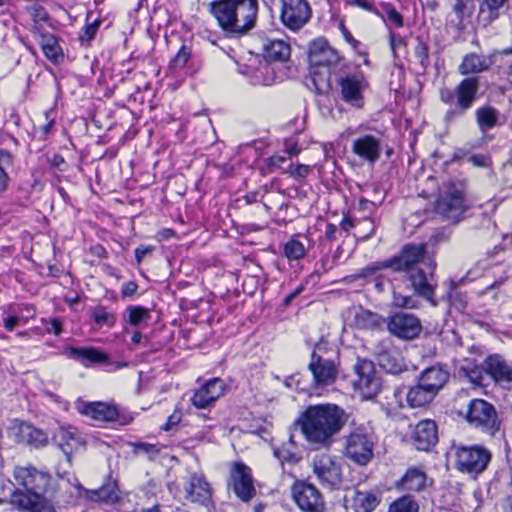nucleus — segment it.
Segmentation results:
<instances>
[{
    "instance_id": "nucleus-49",
    "label": "nucleus",
    "mask_w": 512,
    "mask_h": 512,
    "mask_svg": "<svg viewBox=\"0 0 512 512\" xmlns=\"http://www.w3.org/2000/svg\"><path fill=\"white\" fill-rule=\"evenodd\" d=\"M454 12L457 16L459 24L470 18L475 10L474 0H457L454 5Z\"/></svg>"
},
{
    "instance_id": "nucleus-48",
    "label": "nucleus",
    "mask_w": 512,
    "mask_h": 512,
    "mask_svg": "<svg viewBox=\"0 0 512 512\" xmlns=\"http://www.w3.org/2000/svg\"><path fill=\"white\" fill-rule=\"evenodd\" d=\"M191 57V49L182 45L177 54L170 60L168 69L170 72L178 73L188 63Z\"/></svg>"
},
{
    "instance_id": "nucleus-47",
    "label": "nucleus",
    "mask_w": 512,
    "mask_h": 512,
    "mask_svg": "<svg viewBox=\"0 0 512 512\" xmlns=\"http://www.w3.org/2000/svg\"><path fill=\"white\" fill-rule=\"evenodd\" d=\"M91 317L98 327L114 326L116 322V315L113 312L107 311L105 307L98 306L91 312Z\"/></svg>"
},
{
    "instance_id": "nucleus-29",
    "label": "nucleus",
    "mask_w": 512,
    "mask_h": 512,
    "mask_svg": "<svg viewBox=\"0 0 512 512\" xmlns=\"http://www.w3.org/2000/svg\"><path fill=\"white\" fill-rule=\"evenodd\" d=\"M27 12L32 20L30 31L34 37L37 38L54 29L52 20L43 6L39 4L28 6Z\"/></svg>"
},
{
    "instance_id": "nucleus-35",
    "label": "nucleus",
    "mask_w": 512,
    "mask_h": 512,
    "mask_svg": "<svg viewBox=\"0 0 512 512\" xmlns=\"http://www.w3.org/2000/svg\"><path fill=\"white\" fill-rule=\"evenodd\" d=\"M448 377L449 374L440 366H431L420 374L418 381L437 395L440 389H442L444 384L447 382Z\"/></svg>"
},
{
    "instance_id": "nucleus-4",
    "label": "nucleus",
    "mask_w": 512,
    "mask_h": 512,
    "mask_svg": "<svg viewBox=\"0 0 512 512\" xmlns=\"http://www.w3.org/2000/svg\"><path fill=\"white\" fill-rule=\"evenodd\" d=\"M480 78L463 77L453 88L442 87L439 90L440 101L448 106L443 115L445 125L463 118L479 99Z\"/></svg>"
},
{
    "instance_id": "nucleus-18",
    "label": "nucleus",
    "mask_w": 512,
    "mask_h": 512,
    "mask_svg": "<svg viewBox=\"0 0 512 512\" xmlns=\"http://www.w3.org/2000/svg\"><path fill=\"white\" fill-rule=\"evenodd\" d=\"M387 329L391 334L400 339L411 340L419 336L422 325L416 315L396 312L389 316Z\"/></svg>"
},
{
    "instance_id": "nucleus-10",
    "label": "nucleus",
    "mask_w": 512,
    "mask_h": 512,
    "mask_svg": "<svg viewBox=\"0 0 512 512\" xmlns=\"http://www.w3.org/2000/svg\"><path fill=\"white\" fill-rule=\"evenodd\" d=\"M280 19L291 31H299L310 20L312 10L307 0H281Z\"/></svg>"
},
{
    "instance_id": "nucleus-13",
    "label": "nucleus",
    "mask_w": 512,
    "mask_h": 512,
    "mask_svg": "<svg viewBox=\"0 0 512 512\" xmlns=\"http://www.w3.org/2000/svg\"><path fill=\"white\" fill-rule=\"evenodd\" d=\"M312 470L317 480L330 488L338 486L342 481L341 465L330 454H316L312 459Z\"/></svg>"
},
{
    "instance_id": "nucleus-20",
    "label": "nucleus",
    "mask_w": 512,
    "mask_h": 512,
    "mask_svg": "<svg viewBox=\"0 0 512 512\" xmlns=\"http://www.w3.org/2000/svg\"><path fill=\"white\" fill-rule=\"evenodd\" d=\"M498 53H490L488 55L470 52L462 57L457 71L461 76L478 77L479 74L487 72L497 61Z\"/></svg>"
},
{
    "instance_id": "nucleus-56",
    "label": "nucleus",
    "mask_w": 512,
    "mask_h": 512,
    "mask_svg": "<svg viewBox=\"0 0 512 512\" xmlns=\"http://www.w3.org/2000/svg\"><path fill=\"white\" fill-rule=\"evenodd\" d=\"M384 10L386 12V17L389 22L394 24L396 27L403 26V17L402 15L391 5H385Z\"/></svg>"
},
{
    "instance_id": "nucleus-62",
    "label": "nucleus",
    "mask_w": 512,
    "mask_h": 512,
    "mask_svg": "<svg viewBox=\"0 0 512 512\" xmlns=\"http://www.w3.org/2000/svg\"><path fill=\"white\" fill-rule=\"evenodd\" d=\"M13 164L12 154L4 149L0 150V168L9 167Z\"/></svg>"
},
{
    "instance_id": "nucleus-36",
    "label": "nucleus",
    "mask_w": 512,
    "mask_h": 512,
    "mask_svg": "<svg viewBox=\"0 0 512 512\" xmlns=\"http://www.w3.org/2000/svg\"><path fill=\"white\" fill-rule=\"evenodd\" d=\"M290 45L284 40L267 39L263 44V55L267 61L284 62L290 57Z\"/></svg>"
},
{
    "instance_id": "nucleus-46",
    "label": "nucleus",
    "mask_w": 512,
    "mask_h": 512,
    "mask_svg": "<svg viewBox=\"0 0 512 512\" xmlns=\"http://www.w3.org/2000/svg\"><path fill=\"white\" fill-rule=\"evenodd\" d=\"M420 505L412 495H403L395 499L387 512H419Z\"/></svg>"
},
{
    "instance_id": "nucleus-31",
    "label": "nucleus",
    "mask_w": 512,
    "mask_h": 512,
    "mask_svg": "<svg viewBox=\"0 0 512 512\" xmlns=\"http://www.w3.org/2000/svg\"><path fill=\"white\" fill-rule=\"evenodd\" d=\"M505 282L504 278L495 280L492 284L486 288L477 292V297L484 307L496 308L501 304L505 303L507 294L501 289V286Z\"/></svg>"
},
{
    "instance_id": "nucleus-43",
    "label": "nucleus",
    "mask_w": 512,
    "mask_h": 512,
    "mask_svg": "<svg viewBox=\"0 0 512 512\" xmlns=\"http://www.w3.org/2000/svg\"><path fill=\"white\" fill-rule=\"evenodd\" d=\"M54 441L63 451L69 460V456L78 445V440L74 433L68 429L60 428L54 435Z\"/></svg>"
},
{
    "instance_id": "nucleus-2",
    "label": "nucleus",
    "mask_w": 512,
    "mask_h": 512,
    "mask_svg": "<svg viewBox=\"0 0 512 512\" xmlns=\"http://www.w3.org/2000/svg\"><path fill=\"white\" fill-rule=\"evenodd\" d=\"M348 421L346 411L333 403L310 405L298 419L305 440L318 449L330 448Z\"/></svg>"
},
{
    "instance_id": "nucleus-28",
    "label": "nucleus",
    "mask_w": 512,
    "mask_h": 512,
    "mask_svg": "<svg viewBox=\"0 0 512 512\" xmlns=\"http://www.w3.org/2000/svg\"><path fill=\"white\" fill-rule=\"evenodd\" d=\"M431 485L432 481L427 477L426 473L417 467L407 469L396 483L397 489L412 492H422Z\"/></svg>"
},
{
    "instance_id": "nucleus-15",
    "label": "nucleus",
    "mask_w": 512,
    "mask_h": 512,
    "mask_svg": "<svg viewBox=\"0 0 512 512\" xmlns=\"http://www.w3.org/2000/svg\"><path fill=\"white\" fill-rule=\"evenodd\" d=\"M373 355L378 365L387 373L397 375L406 369L400 351L393 345L390 339H383L375 343Z\"/></svg>"
},
{
    "instance_id": "nucleus-12",
    "label": "nucleus",
    "mask_w": 512,
    "mask_h": 512,
    "mask_svg": "<svg viewBox=\"0 0 512 512\" xmlns=\"http://www.w3.org/2000/svg\"><path fill=\"white\" fill-rule=\"evenodd\" d=\"M354 369L357 375L354 383L356 390L365 399L375 397L381 390V379L377 375L373 362L367 359H358Z\"/></svg>"
},
{
    "instance_id": "nucleus-27",
    "label": "nucleus",
    "mask_w": 512,
    "mask_h": 512,
    "mask_svg": "<svg viewBox=\"0 0 512 512\" xmlns=\"http://www.w3.org/2000/svg\"><path fill=\"white\" fill-rule=\"evenodd\" d=\"M412 440L416 449L428 451L438 441V432L435 422L432 420L420 421L415 426Z\"/></svg>"
},
{
    "instance_id": "nucleus-34",
    "label": "nucleus",
    "mask_w": 512,
    "mask_h": 512,
    "mask_svg": "<svg viewBox=\"0 0 512 512\" xmlns=\"http://www.w3.org/2000/svg\"><path fill=\"white\" fill-rule=\"evenodd\" d=\"M484 369L496 381L512 382V368L498 354L486 358Z\"/></svg>"
},
{
    "instance_id": "nucleus-42",
    "label": "nucleus",
    "mask_w": 512,
    "mask_h": 512,
    "mask_svg": "<svg viewBox=\"0 0 512 512\" xmlns=\"http://www.w3.org/2000/svg\"><path fill=\"white\" fill-rule=\"evenodd\" d=\"M151 318L148 308L131 305L123 312V320L131 326H139L147 323Z\"/></svg>"
},
{
    "instance_id": "nucleus-19",
    "label": "nucleus",
    "mask_w": 512,
    "mask_h": 512,
    "mask_svg": "<svg viewBox=\"0 0 512 512\" xmlns=\"http://www.w3.org/2000/svg\"><path fill=\"white\" fill-rule=\"evenodd\" d=\"M13 476L16 484L27 491L46 492L51 480L47 472L31 465L15 467Z\"/></svg>"
},
{
    "instance_id": "nucleus-57",
    "label": "nucleus",
    "mask_w": 512,
    "mask_h": 512,
    "mask_svg": "<svg viewBox=\"0 0 512 512\" xmlns=\"http://www.w3.org/2000/svg\"><path fill=\"white\" fill-rule=\"evenodd\" d=\"M22 325L16 312L3 317V326L7 331H13L17 326Z\"/></svg>"
},
{
    "instance_id": "nucleus-64",
    "label": "nucleus",
    "mask_w": 512,
    "mask_h": 512,
    "mask_svg": "<svg viewBox=\"0 0 512 512\" xmlns=\"http://www.w3.org/2000/svg\"><path fill=\"white\" fill-rule=\"evenodd\" d=\"M465 371L466 376L470 379L472 383L480 384L481 382V370L479 368H476L474 370L468 371L467 368H463Z\"/></svg>"
},
{
    "instance_id": "nucleus-50",
    "label": "nucleus",
    "mask_w": 512,
    "mask_h": 512,
    "mask_svg": "<svg viewBox=\"0 0 512 512\" xmlns=\"http://www.w3.org/2000/svg\"><path fill=\"white\" fill-rule=\"evenodd\" d=\"M375 223L369 217H363L361 220L356 222V236L361 239L369 238L375 231Z\"/></svg>"
},
{
    "instance_id": "nucleus-1",
    "label": "nucleus",
    "mask_w": 512,
    "mask_h": 512,
    "mask_svg": "<svg viewBox=\"0 0 512 512\" xmlns=\"http://www.w3.org/2000/svg\"><path fill=\"white\" fill-rule=\"evenodd\" d=\"M435 263H429V271L423 269L407 271L405 274L390 275L388 285L392 294L391 305L399 309H419V298L426 300L435 307L438 281L434 273Z\"/></svg>"
},
{
    "instance_id": "nucleus-6",
    "label": "nucleus",
    "mask_w": 512,
    "mask_h": 512,
    "mask_svg": "<svg viewBox=\"0 0 512 512\" xmlns=\"http://www.w3.org/2000/svg\"><path fill=\"white\" fill-rule=\"evenodd\" d=\"M308 369L312 374V387L317 391H322L337 380L339 362L336 356L324 351L323 346L317 344L311 354Z\"/></svg>"
},
{
    "instance_id": "nucleus-11",
    "label": "nucleus",
    "mask_w": 512,
    "mask_h": 512,
    "mask_svg": "<svg viewBox=\"0 0 512 512\" xmlns=\"http://www.w3.org/2000/svg\"><path fill=\"white\" fill-rule=\"evenodd\" d=\"M341 99L354 108H362L364 105V91L368 82L362 73H353L340 76L337 79Z\"/></svg>"
},
{
    "instance_id": "nucleus-52",
    "label": "nucleus",
    "mask_w": 512,
    "mask_h": 512,
    "mask_svg": "<svg viewBox=\"0 0 512 512\" xmlns=\"http://www.w3.org/2000/svg\"><path fill=\"white\" fill-rule=\"evenodd\" d=\"M414 54L416 58L419 60L420 64L423 67H426L429 60V47L427 43L418 39V43L414 49Z\"/></svg>"
},
{
    "instance_id": "nucleus-17",
    "label": "nucleus",
    "mask_w": 512,
    "mask_h": 512,
    "mask_svg": "<svg viewBox=\"0 0 512 512\" xmlns=\"http://www.w3.org/2000/svg\"><path fill=\"white\" fill-rule=\"evenodd\" d=\"M184 498L194 504L209 507L212 504L213 488L201 473H191L183 486Z\"/></svg>"
},
{
    "instance_id": "nucleus-33",
    "label": "nucleus",
    "mask_w": 512,
    "mask_h": 512,
    "mask_svg": "<svg viewBox=\"0 0 512 512\" xmlns=\"http://www.w3.org/2000/svg\"><path fill=\"white\" fill-rule=\"evenodd\" d=\"M382 494L379 490H356L352 497V507L355 512H372L380 504Z\"/></svg>"
},
{
    "instance_id": "nucleus-45",
    "label": "nucleus",
    "mask_w": 512,
    "mask_h": 512,
    "mask_svg": "<svg viewBox=\"0 0 512 512\" xmlns=\"http://www.w3.org/2000/svg\"><path fill=\"white\" fill-rule=\"evenodd\" d=\"M355 321L358 327L373 330L384 323V318L378 313L361 310L356 314Z\"/></svg>"
},
{
    "instance_id": "nucleus-7",
    "label": "nucleus",
    "mask_w": 512,
    "mask_h": 512,
    "mask_svg": "<svg viewBox=\"0 0 512 512\" xmlns=\"http://www.w3.org/2000/svg\"><path fill=\"white\" fill-rule=\"evenodd\" d=\"M467 422L475 429L494 436L501 427V420L495 407L484 399H473L466 411Z\"/></svg>"
},
{
    "instance_id": "nucleus-44",
    "label": "nucleus",
    "mask_w": 512,
    "mask_h": 512,
    "mask_svg": "<svg viewBox=\"0 0 512 512\" xmlns=\"http://www.w3.org/2000/svg\"><path fill=\"white\" fill-rule=\"evenodd\" d=\"M118 487L116 482H108L99 489L93 490L90 499L93 501L112 504L118 500Z\"/></svg>"
},
{
    "instance_id": "nucleus-58",
    "label": "nucleus",
    "mask_w": 512,
    "mask_h": 512,
    "mask_svg": "<svg viewBox=\"0 0 512 512\" xmlns=\"http://www.w3.org/2000/svg\"><path fill=\"white\" fill-rule=\"evenodd\" d=\"M41 322L44 325H47V327H46L47 333H53L54 335L58 336L62 331V323L57 318H53L50 320L42 318Z\"/></svg>"
},
{
    "instance_id": "nucleus-59",
    "label": "nucleus",
    "mask_w": 512,
    "mask_h": 512,
    "mask_svg": "<svg viewBox=\"0 0 512 512\" xmlns=\"http://www.w3.org/2000/svg\"><path fill=\"white\" fill-rule=\"evenodd\" d=\"M389 42H390V48L392 50L393 56L396 58L397 57V52H396L397 48H399L401 46L405 47L406 41L402 36L395 34L394 32H390Z\"/></svg>"
},
{
    "instance_id": "nucleus-21",
    "label": "nucleus",
    "mask_w": 512,
    "mask_h": 512,
    "mask_svg": "<svg viewBox=\"0 0 512 512\" xmlns=\"http://www.w3.org/2000/svg\"><path fill=\"white\" fill-rule=\"evenodd\" d=\"M45 492L15 490L11 494V503L23 512H55L42 495Z\"/></svg>"
},
{
    "instance_id": "nucleus-14",
    "label": "nucleus",
    "mask_w": 512,
    "mask_h": 512,
    "mask_svg": "<svg viewBox=\"0 0 512 512\" xmlns=\"http://www.w3.org/2000/svg\"><path fill=\"white\" fill-rule=\"evenodd\" d=\"M292 498L303 512H325L326 506L322 493L310 483L296 482L292 486Z\"/></svg>"
},
{
    "instance_id": "nucleus-63",
    "label": "nucleus",
    "mask_w": 512,
    "mask_h": 512,
    "mask_svg": "<svg viewBox=\"0 0 512 512\" xmlns=\"http://www.w3.org/2000/svg\"><path fill=\"white\" fill-rule=\"evenodd\" d=\"M135 452H143V453H154L157 451L156 446L149 443L139 442L134 444Z\"/></svg>"
},
{
    "instance_id": "nucleus-39",
    "label": "nucleus",
    "mask_w": 512,
    "mask_h": 512,
    "mask_svg": "<svg viewBox=\"0 0 512 512\" xmlns=\"http://www.w3.org/2000/svg\"><path fill=\"white\" fill-rule=\"evenodd\" d=\"M37 40L45 57L52 63H58L61 58V48L56 37L49 31L37 37Z\"/></svg>"
},
{
    "instance_id": "nucleus-37",
    "label": "nucleus",
    "mask_w": 512,
    "mask_h": 512,
    "mask_svg": "<svg viewBox=\"0 0 512 512\" xmlns=\"http://www.w3.org/2000/svg\"><path fill=\"white\" fill-rule=\"evenodd\" d=\"M508 0H482L479 8V21L484 26H489L496 21L500 15L501 10Z\"/></svg>"
},
{
    "instance_id": "nucleus-55",
    "label": "nucleus",
    "mask_w": 512,
    "mask_h": 512,
    "mask_svg": "<svg viewBox=\"0 0 512 512\" xmlns=\"http://www.w3.org/2000/svg\"><path fill=\"white\" fill-rule=\"evenodd\" d=\"M98 28H99L98 21L87 24L84 27L83 32L79 36L80 41L82 43H89L90 41H92L97 34Z\"/></svg>"
},
{
    "instance_id": "nucleus-30",
    "label": "nucleus",
    "mask_w": 512,
    "mask_h": 512,
    "mask_svg": "<svg viewBox=\"0 0 512 512\" xmlns=\"http://www.w3.org/2000/svg\"><path fill=\"white\" fill-rule=\"evenodd\" d=\"M476 125L481 133H486L491 129L501 125L500 111L490 104L479 106L474 111Z\"/></svg>"
},
{
    "instance_id": "nucleus-3",
    "label": "nucleus",
    "mask_w": 512,
    "mask_h": 512,
    "mask_svg": "<svg viewBox=\"0 0 512 512\" xmlns=\"http://www.w3.org/2000/svg\"><path fill=\"white\" fill-rule=\"evenodd\" d=\"M211 13L230 37L247 34L255 25L257 0H219L211 4Z\"/></svg>"
},
{
    "instance_id": "nucleus-51",
    "label": "nucleus",
    "mask_w": 512,
    "mask_h": 512,
    "mask_svg": "<svg viewBox=\"0 0 512 512\" xmlns=\"http://www.w3.org/2000/svg\"><path fill=\"white\" fill-rule=\"evenodd\" d=\"M10 310L17 313L22 325L27 324L30 319H34L37 313L32 304H20L16 308L11 307Z\"/></svg>"
},
{
    "instance_id": "nucleus-32",
    "label": "nucleus",
    "mask_w": 512,
    "mask_h": 512,
    "mask_svg": "<svg viewBox=\"0 0 512 512\" xmlns=\"http://www.w3.org/2000/svg\"><path fill=\"white\" fill-rule=\"evenodd\" d=\"M66 355L85 366L102 363L108 359L104 352L95 347H70L66 349Z\"/></svg>"
},
{
    "instance_id": "nucleus-41",
    "label": "nucleus",
    "mask_w": 512,
    "mask_h": 512,
    "mask_svg": "<svg viewBox=\"0 0 512 512\" xmlns=\"http://www.w3.org/2000/svg\"><path fill=\"white\" fill-rule=\"evenodd\" d=\"M251 80L255 85H272L276 81L274 67L267 60L259 62L251 72Z\"/></svg>"
},
{
    "instance_id": "nucleus-5",
    "label": "nucleus",
    "mask_w": 512,
    "mask_h": 512,
    "mask_svg": "<svg viewBox=\"0 0 512 512\" xmlns=\"http://www.w3.org/2000/svg\"><path fill=\"white\" fill-rule=\"evenodd\" d=\"M451 454L455 468L472 477L482 474L492 460L491 451L479 444H453Z\"/></svg>"
},
{
    "instance_id": "nucleus-54",
    "label": "nucleus",
    "mask_w": 512,
    "mask_h": 512,
    "mask_svg": "<svg viewBox=\"0 0 512 512\" xmlns=\"http://www.w3.org/2000/svg\"><path fill=\"white\" fill-rule=\"evenodd\" d=\"M288 160H289V158L282 156V155H278V154L269 157L266 160L268 172L272 173L276 170H281V169H283V171L286 170L283 167V164L285 162H287Z\"/></svg>"
},
{
    "instance_id": "nucleus-61",
    "label": "nucleus",
    "mask_w": 512,
    "mask_h": 512,
    "mask_svg": "<svg viewBox=\"0 0 512 512\" xmlns=\"http://www.w3.org/2000/svg\"><path fill=\"white\" fill-rule=\"evenodd\" d=\"M138 289V285L134 281H128L122 284L121 294L123 297L133 296Z\"/></svg>"
},
{
    "instance_id": "nucleus-8",
    "label": "nucleus",
    "mask_w": 512,
    "mask_h": 512,
    "mask_svg": "<svg viewBox=\"0 0 512 512\" xmlns=\"http://www.w3.org/2000/svg\"><path fill=\"white\" fill-rule=\"evenodd\" d=\"M375 435L358 427L345 437L344 455L358 465H366L373 458Z\"/></svg>"
},
{
    "instance_id": "nucleus-53",
    "label": "nucleus",
    "mask_w": 512,
    "mask_h": 512,
    "mask_svg": "<svg viewBox=\"0 0 512 512\" xmlns=\"http://www.w3.org/2000/svg\"><path fill=\"white\" fill-rule=\"evenodd\" d=\"M311 171L312 168L309 165L298 164L297 166H294L292 163H290L288 168L284 170L285 173H289L294 178H305Z\"/></svg>"
},
{
    "instance_id": "nucleus-24",
    "label": "nucleus",
    "mask_w": 512,
    "mask_h": 512,
    "mask_svg": "<svg viewBox=\"0 0 512 512\" xmlns=\"http://www.w3.org/2000/svg\"><path fill=\"white\" fill-rule=\"evenodd\" d=\"M225 389L226 385L222 379H210L194 392L191 401L197 408H206L218 400Z\"/></svg>"
},
{
    "instance_id": "nucleus-22",
    "label": "nucleus",
    "mask_w": 512,
    "mask_h": 512,
    "mask_svg": "<svg viewBox=\"0 0 512 512\" xmlns=\"http://www.w3.org/2000/svg\"><path fill=\"white\" fill-rule=\"evenodd\" d=\"M351 150L361 160L373 165L381 156V139L372 134L360 135L352 141Z\"/></svg>"
},
{
    "instance_id": "nucleus-26",
    "label": "nucleus",
    "mask_w": 512,
    "mask_h": 512,
    "mask_svg": "<svg viewBox=\"0 0 512 512\" xmlns=\"http://www.w3.org/2000/svg\"><path fill=\"white\" fill-rule=\"evenodd\" d=\"M464 197L460 191L453 190L442 196L436 204V211L447 220L456 222L465 211Z\"/></svg>"
},
{
    "instance_id": "nucleus-25",
    "label": "nucleus",
    "mask_w": 512,
    "mask_h": 512,
    "mask_svg": "<svg viewBox=\"0 0 512 512\" xmlns=\"http://www.w3.org/2000/svg\"><path fill=\"white\" fill-rule=\"evenodd\" d=\"M77 411L97 422H113L118 417L115 406L104 402H85L78 400L75 403Z\"/></svg>"
},
{
    "instance_id": "nucleus-23",
    "label": "nucleus",
    "mask_w": 512,
    "mask_h": 512,
    "mask_svg": "<svg viewBox=\"0 0 512 512\" xmlns=\"http://www.w3.org/2000/svg\"><path fill=\"white\" fill-rule=\"evenodd\" d=\"M309 62L314 66H333L340 61L337 50L324 38H317L309 45Z\"/></svg>"
},
{
    "instance_id": "nucleus-9",
    "label": "nucleus",
    "mask_w": 512,
    "mask_h": 512,
    "mask_svg": "<svg viewBox=\"0 0 512 512\" xmlns=\"http://www.w3.org/2000/svg\"><path fill=\"white\" fill-rule=\"evenodd\" d=\"M425 248V244H406L398 255L383 261L379 268L389 269L390 275L417 270V265L425 258Z\"/></svg>"
},
{
    "instance_id": "nucleus-40",
    "label": "nucleus",
    "mask_w": 512,
    "mask_h": 512,
    "mask_svg": "<svg viewBox=\"0 0 512 512\" xmlns=\"http://www.w3.org/2000/svg\"><path fill=\"white\" fill-rule=\"evenodd\" d=\"M304 238L308 241L306 235H294L292 236L283 246V253L288 260H300L306 256L307 248L303 241L300 238Z\"/></svg>"
},
{
    "instance_id": "nucleus-16",
    "label": "nucleus",
    "mask_w": 512,
    "mask_h": 512,
    "mask_svg": "<svg viewBox=\"0 0 512 512\" xmlns=\"http://www.w3.org/2000/svg\"><path fill=\"white\" fill-rule=\"evenodd\" d=\"M228 487L243 502H249L256 494L251 469L242 462H235L230 472Z\"/></svg>"
},
{
    "instance_id": "nucleus-38",
    "label": "nucleus",
    "mask_w": 512,
    "mask_h": 512,
    "mask_svg": "<svg viewBox=\"0 0 512 512\" xmlns=\"http://www.w3.org/2000/svg\"><path fill=\"white\" fill-rule=\"evenodd\" d=\"M435 396L436 394L432 390L427 389L418 381L417 385L408 390L406 399L411 407H423L430 403Z\"/></svg>"
},
{
    "instance_id": "nucleus-60",
    "label": "nucleus",
    "mask_w": 512,
    "mask_h": 512,
    "mask_svg": "<svg viewBox=\"0 0 512 512\" xmlns=\"http://www.w3.org/2000/svg\"><path fill=\"white\" fill-rule=\"evenodd\" d=\"M468 162L475 167H487L490 165V158L483 154L471 155Z\"/></svg>"
}]
</instances>
